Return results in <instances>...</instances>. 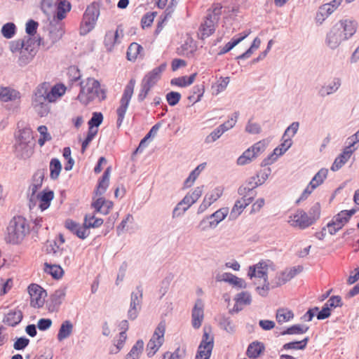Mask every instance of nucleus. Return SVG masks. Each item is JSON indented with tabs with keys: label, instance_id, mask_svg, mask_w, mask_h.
Returning <instances> with one entry per match:
<instances>
[{
	"label": "nucleus",
	"instance_id": "f257e3e1",
	"mask_svg": "<svg viewBox=\"0 0 359 359\" xmlns=\"http://www.w3.org/2000/svg\"><path fill=\"white\" fill-rule=\"evenodd\" d=\"M358 24L355 20H341L335 24L325 38L326 45L331 49H336L341 43L353 36L357 30Z\"/></svg>",
	"mask_w": 359,
	"mask_h": 359
},
{
	"label": "nucleus",
	"instance_id": "f03ea898",
	"mask_svg": "<svg viewBox=\"0 0 359 359\" xmlns=\"http://www.w3.org/2000/svg\"><path fill=\"white\" fill-rule=\"evenodd\" d=\"M7 229L8 243L18 245L23 241L26 233L29 232V225L23 216L18 215L10 221Z\"/></svg>",
	"mask_w": 359,
	"mask_h": 359
},
{
	"label": "nucleus",
	"instance_id": "7ed1b4c3",
	"mask_svg": "<svg viewBox=\"0 0 359 359\" xmlns=\"http://www.w3.org/2000/svg\"><path fill=\"white\" fill-rule=\"evenodd\" d=\"M15 151L21 158H29L32 153V142L34 139L33 132L30 127H25L19 129L15 133Z\"/></svg>",
	"mask_w": 359,
	"mask_h": 359
},
{
	"label": "nucleus",
	"instance_id": "20e7f679",
	"mask_svg": "<svg viewBox=\"0 0 359 359\" xmlns=\"http://www.w3.org/2000/svg\"><path fill=\"white\" fill-rule=\"evenodd\" d=\"M67 90V87L62 83H57L53 86L48 82H43L39 84L36 91L39 94H43V100H48V102H54L58 98L62 97Z\"/></svg>",
	"mask_w": 359,
	"mask_h": 359
},
{
	"label": "nucleus",
	"instance_id": "39448f33",
	"mask_svg": "<svg viewBox=\"0 0 359 359\" xmlns=\"http://www.w3.org/2000/svg\"><path fill=\"white\" fill-rule=\"evenodd\" d=\"M165 324L163 321L158 323L155 331L147 344L146 352L149 358L153 357L160 349L164 342Z\"/></svg>",
	"mask_w": 359,
	"mask_h": 359
},
{
	"label": "nucleus",
	"instance_id": "423d86ee",
	"mask_svg": "<svg viewBox=\"0 0 359 359\" xmlns=\"http://www.w3.org/2000/svg\"><path fill=\"white\" fill-rule=\"evenodd\" d=\"M135 79H131L124 89L122 97L121 99V104L117 109V126L120 127L123 121L125 114L126 113L129 102L133 96L135 86Z\"/></svg>",
	"mask_w": 359,
	"mask_h": 359
},
{
	"label": "nucleus",
	"instance_id": "0eeeda50",
	"mask_svg": "<svg viewBox=\"0 0 359 359\" xmlns=\"http://www.w3.org/2000/svg\"><path fill=\"white\" fill-rule=\"evenodd\" d=\"M238 194L242 196V198L236 201L231 210L230 217L232 219L237 218L243 212L244 209L252 202L256 196L255 193H247L245 189L241 188L238 189Z\"/></svg>",
	"mask_w": 359,
	"mask_h": 359
},
{
	"label": "nucleus",
	"instance_id": "6e6552de",
	"mask_svg": "<svg viewBox=\"0 0 359 359\" xmlns=\"http://www.w3.org/2000/svg\"><path fill=\"white\" fill-rule=\"evenodd\" d=\"M269 269L273 271L276 269L273 262L269 259L261 260L257 264L249 267L248 276L250 278L257 277L263 278L264 280H267L268 271Z\"/></svg>",
	"mask_w": 359,
	"mask_h": 359
},
{
	"label": "nucleus",
	"instance_id": "1a4fd4ad",
	"mask_svg": "<svg viewBox=\"0 0 359 359\" xmlns=\"http://www.w3.org/2000/svg\"><path fill=\"white\" fill-rule=\"evenodd\" d=\"M214 346V337L203 329L202 340L198 346L195 359H210Z\"/></svg>",
	"mask_w": 359,
	"mask_h": 359
},
{
	"label": "nucleus",
	"instance_id": "9d476101",
	"mask_svg": "<svg viewBox=\"0 0 359 359\" xmlns=\"http://www.w3.org/2000/svg\"><path fill=\"white\" fill-rule=\"evenodd\" d=\"M65 227L79 238H86L88 236L86 230L90 229V214L85 215L82 226L71 219H67L65 222Z\"/></svg>",
	"mask_w": 359,
	"mask_h": 359
},
{
	"label": "nucleus",
	"instance_id": "9b49d317",
	"mask_svg": "<svg viewBox=\"0 0 359 359\" xmlns=\"http://www.w3.org/2000/svg\"><path fill=\"white\" fill-rule=\"evenodd\" d=\"M227 212V210L224 208L217 210L209 217L202 219L199 223L198 228L202 231L215 229L219 222L224 219Z\"/></svg>",
	"mask_w": 359,
	"mask_h": 359
},
{
	"label": "nucleus",
	"instance_id": "f8f14e48",
	"mask_svg": "<svg viewBox=\"0 0 359 359\" xmlns=\"http://www.w3.org/2000/svg\"><path fill=\"white\" fill-rule=\"evenodd\" d=\"M27 290L30 296L31 306L38 309L43 307L45 302L43 296H47L46 290L36 283H31Z\"/></svg>",
	"mask_w": 359,
	"mask_h": 359
},
{
	"label": "nucleus",
	"instance_id": "ddd939ff",
	"mask_svg": "<svg viewBox=\"0 0 359 359\" xmlns=\"http://www.w3.org/2000/svg\"><path fill=\"white\" fill-rule=\"evenodd\" d=\"M283 142L276 147L272 154L265 158L262 162V166H266L272 164L278 156L283 155L287 149H289L292 144V141L291 137H282Z\"/></svg>",
	"mask_w": 359,
	"mask_h": 359
},
{
	"label": "nucleus",
	"instance_id": "4468645a",
	"mask_svg": "<svg viewBox=\"0 0 359 359\" xmlns=\"http://www.w3.org/2000/svg\"><path fill=\"white\" fill-rule=\"evenodd\" d=\"M288 223L291 226L300 229H305L313 224L308 213L303 210H298L294 214L290 215Z\"/></svg>",
	"mask_w": 359,
	"mask_h": 359
},
{
	"label": "nucleus",
	"instance_id": "2eb2a0df",
	"mask_svg": "<svg viewBox=\"0 0 359 359\" xmlns=\"http://www.w3.org/2000/svg\"><path fill=\"white\" fill-rule=\"evenodd\" d=\"M66 296V287L56 290L50 294L49 299L46 302V307L49 312H57Z\"/></svg>",
	"mask_w": 359,
	"mask_h": 359
},
{
	"label": "nucleus",
	"instance_id": "dca6fc26",
	"mask_svg": "<svg viewBox=\"0 0 359 359\" xmlns=\"http://www.w3.org/2000/svg\"><path fill=\"white\" fill-rule=\"evenodd\" d=\"M48 37L53 44L55 43L65 33V23L61 22L54 21V18L50 20L48 25Z\"/></svg>",
	"mask_w": 359,
	"mask_h": 359
},
{
	"label": "nucleus",
	"instance_id": "f3484780",
	"mask_svg": "<svg viewBox=\"0 0 359 359\" xmlns=\"http://www.w3.org/2000/svg\"><path fill=\"white\" fill-rule=\"evenodd\" d=\"M271 174V169L267 168V170H261L258 172L255 176L250 178L249 181V187H241V189H245L247 193H256L255 189L263 184L266 180L268 179L269 175Z\"/></svg>",
	"mask_w": 359,
	"mask_h": 359
},
{
	"label": "nucleus",
	"instance_id": "a211bd4d",
	"mask_svg": "<svg viewBox=\"0 0 359 359\" xmlns=\"http://www.w3.org/2000/svg\"><path fill=\"white\" fill-rule=\"evenodd\" d=\"M55 11L53 18L55 22H61L66 18L67 13L72 9V4L68 0H56L53 4Z\"/></svg>",
	"mask_w": 359,
	"mask_h": 359
},
{
	"label": "nucleus",
	"instance_id": "6ab92c4d",
	"mask_svg": "<svg viewBox=\"0 0 359 359\" xmlns=\"http://www.w3.org/2000/svg\"><path fill=\"white\" fill-rule=\"evenodd\" d=\"M42 99L43 94H39L37 91L34 90V97L32 98V105L40 117L46 116L50 110V102H48V100H43Z\"/></svg>",
	"mask_w": 359,
	"mask_h": 359
},
{
	"label": "nucleus",
	"instance_id": "aec40b11",
	"mask_svg": "<svg viewBox=\"0 0 359 359\" xmlns=\"http://www.w3.org/2000/svg\"><path fill=\"white\" fill-rule=\"evenodd\" d=\"M36 198L39 201V208L41 212H43L50 206L55 194L53 190L46 187L39 193H36Z\"/></svg>",
	"mask_w": 359,
	"mask_h": 359
},
{
	"label": "nucleus",
	"instance_id": "412c9836",
	"mask_svg": "<svg viewBox=\"0 0 359 359\" xmlns=\"http://www.w3.org/2000/svg\"><path fill=\"white\" fill-rule=\"evenodd\" d=\"M167 67L166 62H163L158 67L149 72L142 80V82L153 87L160 79L161 74Z\"/></svg>",
	"mask_w": 359,
	"mask_h": 359
},
{
	"label": "nucleus",
	"instance_id": "4be33fe9",
	"mask_svg": "<svg viewBox=\"0 0 359 359\" xmlns=\"http://www.w3.org/2000/svg\"><path fill=\"white\" fill-rule=\"evenodd\" d=\"M217 23V16L215 18V20L211 19V16H207L199 28L200 38L205 39L210 36L215 32Z\"/></svg>",
	"mask_w": 359,
	"mask_h": 359
},
{
	"label": "nucleus",
	"instance_id": "5701e85b",
	"mask_svg": "<svg viewBox=\"0 0 359 359\" xmlns=\"http://www.w3.org/2000/svg\"><path fill=\"white\" fill-rule=\"evenodd\" d=\"M191 318L193 327L198 329L201 326L204 318L203 303L201 299L196 301L192 310Z\"/></svg>",
	"mask_w": 359,
	"mask_h": 359
},
{
	"label": "nucleus",
	"instance_id": "b1692460",
	"mask_svg": "<svg viewBox=\"0 0 359 359\" xmlns=\"http://www.w3.org/2000/svg\"><path fill=\"white\" fill-rule=\"evenodd\" d=\"M119 31H123L121 25H118L115 32L109 30L106 32L104 37V45L107 51H112L116 44L120 43L118 39Z\"/></svg>",
	"mask_w": 359,
	"mask_h": 359
},
{
	"label": "nucleus",
	"instance_id": "393cba45",
	"mask_svg": "<svg viewBox=\"0 0 359 359\" xmlns=\"http://www.w3.org/2000/svg\"><path fill=\"white\" fill-rule=\"evenodd\" d=\"M23 319V313L20 309L10 310L4 315L2 322L11 327H16Z\"/></svg>",
	"mask_w": 359,
	"mask_h": 359
},
{
	"label": "nucleus",
	"instance_id": "a878e982",
	"mask_svg": "<svg viewBox=\"0 0 359 359\" xmlns=\"http://www.w3.org/2000/svg\"><path fill=\"white\" fill-rule=\"evenodd\" d=\"M203 187H198L191 192L188 193L184 198L179 203V207L184 205V210H188L193 204H194L198 198L202 196Z\"/></svg>",
	"mask_w": 359,
	"mask_h": 359
},
{
	"label": "nucleus",
	"instance_id": "bb28decb",
	"mask_svg": "<svg viewBox=\"0 0 359 359\" xmlns=\"http://www.w3.org/2000/svg\"><path fill=\"white\" fill-rule=\"evenodd\" d=\"M43 270L55 280H60L65 274V271L60 264L45 262Z\"/></svg>",
	"mask_w": 359,
	"mask_h": 359
},
{
	"label": "nucleus",
	"instance_id": "cd10ccee",
	"mask_svg": "<svg viewBox=\"0 0 359 359\" xmlns=\"http://www.w3.org/2000/svg\"><path fill=\"white\" fill-rule=\"evenodd\" d=\"M96 212H100L103 215H107L113 206V203L106 200L103 197L98 198L95 201L91 203Z\"/></svg>",
	"mask_w": 359,
	"mask_h": 359
},
{
	"label": "nucleus",
	"instance_id": "c85d7f7f",
	"mask_svg": "<svg viewBox=\"0 0 359 359\" xmlns=\"http://www.w3.org/2000/svg\"><path fill=\"white\" fill-rule=\"evenodd\" d=\"M250 31H245L241 34L238 36H234L231 39L230 41L226 43L224 46H223L219 52V55H223L226 53L227 52L230 51L231 49H233L237 44H238L241 41L244 40L246 37L249 36L250 34Z\"/></svg>",
	"mask_w": 359,
	"mask_h": 359
},
{
	"label": "nucleus",
	"instance_id": "c756f323",
	"mask_svg": "<svg viewBox=\"0 0 359 359\" xmlns=\"http://www.w3.org/2000/svg\"><path fill=\"white\" fill-rule=\"evenodd\" d=\"M111 168L109 166L104 172L102 176L98 182V184L95 191V194L96 196L102 195L107 189L109 184V175L111 172Z\"/></svg>",
	"mask_w": 359,
	"mask_h": 359
},
{
	"label": "nucleus",
	"instance_id": "7c9ffc66",
	"mask_svg": "<svg viewBox=\"0 0 359 359\" xmlns=\"http://www.w3.org/2000/svg\"><path fill=\"white\" fill-rule=\"evenodd\" d=\"M20 98V93L10 87H2L0 89V101L9 102Z\"/></svg>",
	"mask_w": 359,
	"mask_h": 359
},
{
	"label": "nucleus",
	"instance_id": "2f4dec72",
	"mask_svg": "<svg viewBox=\"0 0 359 359\" xmlns=\"http://www.w3.org/2000/svg\"><path fill=\"white\" fill-rule=\"evenodd\" d=\"M45 177V170H38L32 176L33 183L30 185L29 189L32 190V195H36L38 190L41 187Z\"/></svg>",
	"mask_w": 359,
	"mask_h": 359
},
{
	"label": "nucleus",
	"instance_id": "473e14b6",
	"mask_svg": "<svg viewBox=\"0 0 359 359\" xmlns=\"http://www.w3.org/2000/svg\"><path fill=\"white\" fill-rule=\"evenodd\" d=\"M73 324L69 320L63 321L58 330L57 334V339L59 341H62L64 339L68 338L72 333Z\"/></svg>",
	"mask_w": 359,
	"mask_h": 359
},
{
	"label": "nucleus",
	"instance_id": "72a5a7b5",
	"mask_svg": "<svg viewBox=\"0 0 359 359\" xmlns=\"http://www.w3.org/2000/svg\"><path fill=\"white\" fill-rule=\"evenodd\" d=\"M355 212V210L354 208L351 210H344L334 215L332 219L337 222L339 227L342 229Z\"/></svg>",
	"mask_w": 359,
	"mask_h": 359
},
{
	"label": "nucleus",
	"instance_id": "f704fd0d",
	"mask_svg": "<svg viewBox=\"0 0 359 359\" xmlns=\"http://www.w3.org/2000/svg\"><path fill=\"white\" fill-rule=\"evenodd\" d=\"M91 93H93L92 98L97 99L100 102L104 100L107 97L106 88L104 86H102L97 80L93 81L91 86Z\"/></svg>",
	"mask_w": 359,
	"mask_h": 359
},
{
	"label": "nucleus",
	"instance_id": "c9c22d12",
	"mask_svg": "<svg viewBox=\"0 0 359 359\" xmlns=\"http://www.w3.org/2000/svg\"><path fill=\"white\" fill-rule=\"evenodd\" d=\"M294 316L293 311L287 308H280L277 309L276 313V319L278 324L289 322L293 319Z\"/></svg>",
	"mask_w": 359,
	"mask_h": 359
},
{
	"label": "nucleus",
	"instance_id": "e433bc0d",
	"mask_svg": "<svg viewBox=\"0 0 359 359\" xmlns=\"http://www.w3.org/2000/svg\"><path fill=\"white\" fill-rule=\"evenodd\" d=\"M143 48L135 42L130 43L127 50V59L129 61H135L138 57H142Z\"/></svg>",
	"mask_w": 359,
	"mask_h": 359
},
{
	"label": "nucleus",
	"instance_id": "4c0bfd02",
	"mask_svg": "<svg viewBox=\"0 0 359 359\" xmlns=\"http://www.w3.org/2000/svg\"><path fill=\"white\" fill-rule=\"evenodd\" d=\"M264 350V345L259 341H253L248 347L247 355L250 358H257Z\"/></svg>",
	"mask_w": 359,
	"mask_h": 359
},
{
	"label": "nucleus",
	"instance_id": "58836bf2",
	"mask_svg": "<svg viewBox=\"0 0 359 359\" xmlns=\"http://www.w3.org/2000/svg\"><path fill=\"white\" fill-rule=\"evenodd\" d=\"M341 86V80L339 78H335L331 83L322 86L320 90L321 96H327L335 93Z\"/></svg>",
	"mask_w": 359,
	"mask_h": 359
},
{
	"label": "nucleus",
	"instance_id": "ea45409f",
	"mask_svg": "<svg viewBox=\"0 0 359 359\" xmlns=\"http://www.w3.org/2000/svg\"><path fill=\"white\" fill-rule=\"evenodd\" d=\"M50 178L53 180H57L62 169V163L57 158L50 159Z\"/></svg>",
	"mask_w": 359,
	"mask_h": 359
},
{
	"label": "nucleus",
	"instance_id": "a19ab883",
	"mask_svg": "<svg viewBox=\"0 0 359 359\" xmlns=\"http://www.w3.org/2000/svg\"><path fill=\"white\" fill-rule=\"evenodd\" d=\"M309 340V337H306L300 341H290L283 346V350H304L306 347Z\"/></svg>",
	"mask_w": 359,
	"mask_h": 359
},
{
	"label": "nucleus",
	"instance_id": "79ce46f5",
	"mask_svg": "<svg viewBox=\"0 0 359 359\" xmlns=\"http://www.w3.org/2000/svg\"><path fill=\"white\" fill-rule=\"evenodd\" d=\"M219 325L221 329L230 334H233L236 331V327L230 318L222 315L219 319Z\"/></svg>",
	"mask_w": 359,
	"mask_h": 359
},
{
	"label": "nucleus",
	"instance_id": "37998d69",
	"mask_svg": "<svg viewBox=\"0 0 359 359\" xmlns=\"http://www.w3.org/2000/svg\"><path fill=\"white\" fill-rule=\"evenodd\" d=\"M205 163H201L191 172L189 177L184 182V187L185 189L189 188L194 184L195 180H196L201 172L205 168Z\"/></svg>",
	"mask_w": 359,
	"mask_h": 359
},
{
	"label": "nucleus",
	"instance_id": "c03bdc74",
	"mask_svg": "<svg viewBox=\"0 0 359 359\" xmlns=\"http://www.w3.org/2000/svg\"><path fill=\"white\" fill-rule=\"evenodd\" d=\"M36 53V51L35 50L34 48H32L29 51L25 50L24 49L23 50H22L20 53V56H19L18 61V65L20 67L27 65L32 60V59L35 56Z\"/></svg>",
	"mask_w": 359,
	"mask_h": 359
},
{
	"label": "nucleus",
	"instance_id": "a18cd8bd",
	"mask_svg": "<svg viewBox=\"0 0 359 359\" xmlns=\"http://www.w3.org/2000/svg\"><path fill=\"white\" fill-rule=\"evenodd\" d=\"M90 32V5L86 6L83 13V20L80 25L79 33L82 36L86 35Z\"/></svg>",
	"mask_w": 359,
	"mask_h": 359
},
{
	"label": "nucleus",
	"instance_id": "49530a36",
	"mask_svg": "<svg viewBox=\"0 0 359 359\" xmlns=\"http://www.w3.org/2000/svg\"><path fill=\"white\" fill-rule=\"evenodd\" d=\"M144 348V341L139 339L131 348L130 352L126 355V359H139Z\"/></svg>",
	"mask_w": 359,
	"mask_h": 359
},
{
	"label": "nucleus",
	"instance_id": "de8ad7c7",
	"mask_svg": "<svg viewBox=\"0 0 359 359\" xmlns=\"http://www.w3.org/2000/svg\"><path fill=\"white\" fill-rule=\"evenodd\" d=\"M351 151H344L338 157H337L331 167L332 171H337L339 170L345 163L351 157Z\"/></svg>",
	"mask_w": 359,
	"mask_h": 359
},
{
	"label": "nucleus",
	"instance_id": "09e8293b",
	"mask_svg": "<svg viewBox=\"0 0 359 359\" xmlns=\"http://www.w3.org/2000/svg\"><path fill=\"white\" fill-rule=\"evenodd\" d=\"M67 82L69 86H72L74 82L78 81L81 79V73L78 67L72 65L68 67L67 72Z\"/></svg>",
	"mask_w": 359,
	"mask_h": 359
},
{
	"label": "nucleus",
	"instance_id": "8fccbe9b",
	"mask_svg": "<svg viewBox=\"0 0 359 359\" xmlns=\"http://www.w3.org/2000/svg\"><path fill=\"white\" fill-rule=\"evenodd\" d=\"M196 74H193L189 76H184L171 79L170 83L172 86L178 87H186L191 85L195 79Z\"/></svg>",
	"mask_w": 359,
	"mask_h": 359
},
{
	"label": "nucleus",
	"instance_id": "3c124183",
	"mask_svg": "<svg viewBox=\"0 0 359 359\" xmlns=\"http://www.w3.org/2000/svg\"><path fill=\"white\" fill-rule=\"evenodd\" d=\"M205 88L203 85L195 86L188 96L190 102L195 104L199 102L203 95Z\"/></svg>",
	"mask_w": 359,
	"mask_h": 359
},
{
	"label": "nucleus",
	"instance_id": "603ef678",
	"mask_svg": "<svg viewBox=\"0 0 359 359\" xmlns=\"http://www.w3.org/2000/svg\"><path fill=\"white\" fill-rule=\"evenodd\" d=\"M224 280L226 282H228L233 285V286L241 289V288H245L246 287V283L245 280L241 278L237 277L236 276L230 273H225L224 274Z\"/></svg>",
	"mask_w": 359,
	"mask_h": 359
},
{
	"label": "nucleus",
	"instance_id": "864d4df0",
	"mask_svg": "<svg viewBox=\"0 0 359 359\" xmlns=\"http://www.w3.org/2000/svg\"><path fill=\"white\" fill-rule=\"evenodd\" d=\"M309 327L306 325L296 324L293 325L281 332V335L302 334L306 333Z\"/></svg>",
	"mask_w": 359,
	"mask_h": 359
},
{
	"label": "nucleus",
	"instance_id": "5fc2aeb1",
	"mask_svg": "<svg viewBox=\"0 0 359 359\" xmlns=\"http://www.w3.org/2000/svg\"><path fill=\"white\" fill-rule=\"evenodd\" d=\"M16 31V25L13 22H9L2 26L1 32L4 37L10 39L15 36Z\"/></svg>",
	"mask_w": 359,
	"mask_h": 359
},
{
	"label": "nucleus",
	"instance_id": "6e6d98bb",
	"mask_svg": "<svg viewBox=\"0 0 359 359\" xmlns=\"http://www.w3.org/2000/svg\"><path fill=\"white\" fill-rule=\"evenodd\" d=\"M38 132L40 134V137L38 140V144L40 147H43L46 142L52 140V137L48 130L46 126L41 125L37 128Z\"/></svg>",
	"mask_w": 359,
	"mask_h": 359
},
{
	"label": "nucleus",
	"instance_id": "4d7b16f0",
	"mask_svg": "<svg viewBox=\"0 0 359 359\" xmlns=\"http://www.w3.org/2000/svg\"><path fill=\"white\" fill-rule=\"evenodd\" d=\"M236 304L234 306L233 311L238 312L240 310H241V308H238V304H245V305H249L251 303L252 298L250 294L247 292H243L238 294L237 298L236 299Z\"/></svg>",
	"mask_w": 359,
	"mask_h": 359
},
{
	"label": "nucleus",
	"instance_id": "13d9d810",
	"mask_svg": "<svg viewBox=\"0 0 359 359\" xmlns=\"http://www.w3.org/2000/svg\"><path fill=\"white\" fill-rule=\"evenodd\" d=\"M327 173L328 170L327 168H321L311 180L312 187H318L322 184L326 179Z\"/></svg>",
	"mask_w": 359,
	"mask_h": 359
},
{
	"label": "nucleus",
	"instance_id": "bf43d9fd",
	"mask_svg": "<svg viewBox=\"0 0 359 359\" xmlns=\"http://www.w3.org/2000/svg\"><path fill=\"white\" fill-rule=\"evenodd\" d=\"M255 155L250 148L245 150L241 156L237 159V164L239 165H246L252 161V159L255 158Z\"/></svg>",
	"mask_w": 359,
	"mask_h": 359
},
{
	"label": "nucleus",
	"instance_id": "052dcab7",
	"mask_svg": "<svg viewBox=\"0 0 359 359\" xmlns=\"http://www.w3.org/2000/svg\"><path fill=\"white\" fill-rule=\"evenodd\" d=\"M29 342L30 340L25 336L16 337L14 339L13 348L16 351H23L28 346Z\"/></svg>",
	"mask_w": 359,
	"mask_h": 359
},
{
	"label": "nucleus",
	"instance_id": "680f3d73",
	"mask_svg": "<svg viewBox=\"0 0 359 359\" xmlns=\"http://www.w3.org/2000/svg\"><path fill=\"white\" fill-rule=\"evenodd\" d=\"M142 289L140 286L137 287L136 292L131 293L130 304L137 306L140 308V304L142 300Z\"/></svg>",
	"mask_w": 359,
	"mask_h": 359
},
{
	"label": "nucleus",
	"instance_id": "e2e57ef3",
	"mask_svg": "<svg viewBox=\"0 0 359 359\" xmlns=\"http://www.w3.org/2000/svg\"><path fill=\"white\" fill-rule=\"evenodd\" d=\"M39 22L33 19H29L25 25V32L27 36H34L37 32Z\"/></svg>",
	"mask_w": 359,
	"mask_h": 359
},
{
	"label": "nucleus",
	"instance_id": "0e129e2a",
	"mask_svg": "<svg viewBox=\"0 0 359 359\" xmlns=\"http://www.w3.org/2000/svg\"><path fill=\"white\" fill-rule=\"evenodd\" d=\"M320 205L319 203H316L310 209L309 212V217L314 224L320 217Z\"/></svg>",
	"mask_w": 359,
	"mask_h": 359
},
{
	"label": "nucleus",
	"instance_id": "69168bd1",
	"mask_svg": "<svg viewBox=\"0 0 359 359\" xmlns=\"http://www.w3.org/2000/svg\"><path fill=\"white\" fill-rule=\"evenodd\" d=\"M224 133V130L219 126L213 131H212L210 134L205 137V142L208 144L214 142L215 141L218 140Z\"/></svg>",
	"mask_w": 359,
	"mask_h": 359
},
{
	"label": "nucleus",
	"instance_id": "338daca9",
	"mask_svg": "<svg viewBox=\"0 0 359 359\" xmlns=\"http://www.w3.org/2000/svg\"><path fill=\"white\" fill-rule=\"evenodd\" d=\"M222 191L219 189H215L211 194H206L203 200L206 201L210 206L217 201L222 196Z\"/></svg>",
	"mask_w": 359,
	"mask_h": 359
},
{
	"label": "nucleus",
	"instance_id": "774afa93",
	"mask_svg": "<svg viewBox=\"0 0 359 359\" xmlns=\"http://www.w3.org/2000/svg\"><path fill=\"white\" fill-rule=\"evenodd\" d=\"M180 347H177L173 352L166 351L163 353V359H182L185 353V350H182V354H180Z\"/></svg>",
	"mask_w": 359,
	"mask_h": 359
}]
</instances>
